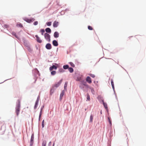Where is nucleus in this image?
<instances>
[{
  "mask_svg": "<svg viewBox=\"0 0 146 146\" xmlns=\"http://www.w3.org/2000/svg\"><path fill=\"white\" fill-rule=\"evenodd\" d=\"M57 66H55V65H53L50 67L49 70L50 71H52L53 70V69L56 70L57 69Z\"/></svg>",
  "mask_w": 146,
  "mask_h": 146,
  "instance_id": "nucleus-10",
  "label": "nucleus"
},
{
  "mask_svg": "<svg viewBox=\"0 0 146 146\" xmlns=\"http://www.w3.org/2000/svg\"><path fill=\"white\" fill-rule=\"evenodd\" d=\"M12 34L13 35L15 36L16 38H17V37L16 35V33L15 32H13L12 33Z\"/></svg>",
  "mask_w": 146,
  "mask_h": 146,
  "instance_id": "nucleus-32",
  "label": "nucleus"
},
{
  "mask_svg": "<svg viewBox=\"0 0 146 146\" xmlns=\"http://www.w3.org/2000/svg\"><path fill=\"white\" fill-rule=\"evenodd\" d=\"M111 85L112 88H113V89H114V84L113 80L112 79H111Z\"/></svg>",
  "mask_w": 146,
  "mask_h": 146,
  "instance_id": "nucleus-19",
  "label": "nucleus"
},
{
  "mask_svg": "<svg viewBox=\"0 0 146 146\" xmlns=\"http://www.w3.org/2000/svg\"><path fill=\"white\" fill-rule=\"evenodd\" d=\"M108 119H109V122L110 124V125H111V121L110 120V118L108 117Z\"/></svg>",
  "mask_w": 146,
  "mask_h": 146,
  "instance_id": "nucleus-41",
  "label": "nucleus"
},
{
  "mask_svg": "<svg viewBox=\"0 0 146 146\" xmlns=\"http://www.w3.org/2000/svg\"><path fill=\"white\" fill-rule=\"evenodd\" d=\"M42 127H43V128L44 127V120H43L42 121Z\"/></svg>",
  "mask_w": 146,
  "mask_h": 146,
  "instance_id": "nucleus-33",
  "label": "nucleus"
},
{
  "mask_svg": "<svg viewBox=\"0 0 146 146\" xmlns=\"http://www.w3.org/2000/svg\"><path fill=\"white\" fill-rule=\"evenodd\" d=\"M46 48L47 49L50 50L51 48V45L50 43H48L46 45Z\"/></svg>",
  "mask_w": 146,
  "mask_h": 146,
  "instance_id": "nucleus-9",
  "label": "nucleus"
},
{
  "mask_svg": "<svg viewBox=\"0 0 146 146\" xmlns=\"http://www.w3.org/2000/svg\"><path fill=\"white\" fill-rule=\"evenodd\" d=\"M63 68L64 69H66L69 68V66L68 65H64L63 66Z\"/></svg>",
  "mask_w": 146,
  "mask_h": 146,
  "instance_id": "nucleus-21",
  "label": "nucleus"
},
{
  "mask_svg": "<svg viewBox=\"0 0 146 146\" xmlns=\"http://www.w3.org/2000/svg\"><path fill=\"white\" fill-rule=\"evenodd\" d=\"M56 72L55 71H52L51 72V74L52 75H54L56 74Z\"/></svg>",
  "mask_w": 146,
  "mask_h": 146,
  "instance_id": "nucleus-25",
  "label": "nucleus"
},
{
  "mask_svg": "<svg viewBox=\"0 0 146 146\" xmlns=\"http://www.w3.org/2000/svg\"><path fill=\"white\" fill-rule=\"evenodd\" d=\"M93 116L91 115L90 117V121L91 122H92L93 121Z\"/></svg>",
  "mask_w": 146,
  "mask_h": 146,
  "instance_id": "nucleus-28",
  "label": "nucleus"
},
{
  "mask_svg": "<svg viewBox=\"0 0 146 146\" xmlns=\"http://www.w3.org/2000/svg\"><path fill=\"white\" fill-rule=\"evenodd\" d=\"M68 70L71 73L72 72L74 71L73 68L71 67L68 68Z\"/></svg>",
  "mask_w": 146,
  "mask_h": 146,
  "instance_id": "nucleus-22",
  "label": "nucleus"
},
{
  "mask_svg": "<svg viewBox=\"0 0 146 146\" xmlns=\"http://www.w3.org/2000/svg\"><path fill=\"white\" fill-rule=\"evenodd\" d=\"M38 99H37L35 102V105L34 107V109H36V108H37V105H38Z\"/></svg>",
  "mask_w": 146,
  "mask_h": 146,
  "instance_id": "nucleus-15",
  "label": "nucleus"
},
{
  "mask_svg": "<svg viewBox=\"0 0 146 146\" xmlns=\"http://www.w3.org/2000/svg\"><path fill=\"white\" fill-rule=\"evenodd\" d=\"M36 38L37 41L39 43H40L42 42V41L40 39V38L39 37L38 35H36L35 36Z\"/></svg>",
  "mask_w": 146,
  "mask_h": 146,
  "instance_id": "nucleus-11",
  "label": "nucleus"
},
{
  "mask_svg": "<svg viewBox=\"0 0 146 146\" xmlns=\"http://www.w3.org/2000/svg\"><path fill=\"white\" fill-rule=\"evenodd\" d=\"M89 75L91 77H92L93 78H94L95 77V75H94V74H90Z\"/></svg>",
  "mask_w": 146,
  "mask_h": 146,
  "instance_id": "nucleus-37",
  "label": "nucleus"
},
{
  "mask_svg": "<svg viewBox=\"0 0 146 146\" xmlns=\"http://www.w3.org/2000/svg\"><path fill=\"white\" fill-rule=\"evenodd\" d=\"M81 84H82L83 86H84L86 87V88H89V86L87 84L86 82L84 81V80L82 81H81Z\"/></svg>",
  "mask_w": 146,
  "mask_h": 146,
  "instance_id": "nucleus-7",
  "label": "nucleus"
},
{
  "mask_svg": "<svg viewBox=\"0 0 146 146\" xmlns=\"http://www.w3.org/2000/svg\"><path fill=\"white\" fill-rule=\"evenodd\" d=\"M42 109H41V111H40V113L39 115V117H41V115H42Z\"/></svg>",
  "mask_w": 146,
  "mask_h": 146,
  "instance_id": "nucleus-40",
  "label": "nucleus"
},
{
  "mask_svg": "<svg viewBox=\"0 0 146 146\" xmlns=\"http://www.w3.org/2000/svg\"><path fill=\"white\" fill-rule=\"evenodd\" d=\"M70 64V65L71 66L74 67L75 66L74 64L72 62H70L69 63Z\"/></svg>",
  "mask_w": 146,
  "mask_h": 146,
  "instance_id": "nucleus-31",
  "label": "nucleus"
},
{
  "mask_svg": "<svg viewBox=\"0 0 146 146\" xmlns=\"http://www.w3.org/2000/svg\"><path fill=\"white\" fill-rule=\"evenodd\" d=\"M34 140V136L33 135H32L31 138L30 140V146H32L33 144V141Z\"/></svg>",
  "mask_w": 146,
  "mask_h": 146,
  "instance_id": "nucleus-5",
  "label": "nucleus"
},
{
  "mask_svg": "<svg viewBox=\"0 0 146 146\" xmlns=\"http://www.w3.org/2000/svg\"><path fill=\"white\" fill-rule=\"evenodd\" d=\"M103 102V105L106 109H107L108 108V106L106 103H105L104 100H102Z\"/></svg>",
  "mask_w": 146,
  "mask_h": 146,
  "instance_id": "nucleus-17",
  "label": "nucleus"
},
{
  "mask_svg": "<svg viewBox=\"0 0 146 146\" xmlns=\"http://www.w3.org/2000/svg\"><path fill=\"white\" fill-rule=\"evenodd\" d=\"M87 100H88L90 101V98L89 95L88 94H87Z\"/></svg>",
  "mask_w": 146,
  "mask_h": 146,
  "instance_id": "nucleus-27",
  "label": "nucleus"
},
{
  "mask_svg": "<svg viewBox=\"0 0 146 146\" xmlns=\"http://www.w3.org/2000/svg\"><path fill=\"white\" fill-rule=\"evenodd\" d=\"M84 86H83V85H82V84L81 83L80 84V87L81 88H84Z\"/></svg>",
  "mask_w": 146,
  "mask_h": 146,
  "instance_id": "nucleus-36",
  "label": "nucleus"
},
{
  "mask_svg": "<svg viewBox=\"0 0 146 146\" xmlns=\"http://www.w3.org/2000/svg\"><path fill=\"white\" fill-rule=\"evenodd\" d=\"M40 117H39V120H40Z\"/></svg>",
  "mask_w": 146,
  "mask_h": 146,
  "instance_id": "nucleus-46",
  "label": "nucleus"
},
{
  "mask_svg": "<svg viewBox=\"0 0 146 146\" xmlns=\"http://www.w3.org/2000/svg\"><path fill=\"white\" fill-rule=\"evenodd\" d=\"M46 142L45 141H43L42 143V146H46Z\"/></svg>",
  "mask_w": 146,
  "mask_h": 146,
  "instance_id": "nucleus-26",
  "label": "nucleus"
},
{
  "mask_svg": "<svg viewBox=\"0 0 146 146\" xmlns=\"http://www.w3.org/2000/svg\"><path fill=\"white\" fill-rule=\"evenodd\" d=\"M106 63H108L109 62V61L108 60H106Z\"/></svg>",
  "mask_w": 146,
  "mask_h": 146,
  "instance_id": "nucleus-43",
  "label": "nucleus"
},
{
  "mask_svg": "<svg viewBox=\"0 0 146 146\" xmlns=\"http://www.w3.org/2000/svg\"><path fill=\"white\" fill-rule=\"evenodd\" d=\"M67 84H68V82H65V83L64 85V88L65 89L67 87Z\"/></svg>",
  "mask_w": 146,
  "mask_h": 146,
  "instance_id": "nucleus-30",
  "label": "nucleus"
},
{
  "mask_svg": "<svg viewBox=\"0 0 146 146\" xmlns=\"http://www.w3.org/2000/svg\"><path fill=\"white\" fill-rule=\"evenodd\" d=\"M3 27L5 28L8 29L9 28V26L7 24H4L3 25Z\"/></svg>",
  "mask_w": 146,
  "mask_h": 146,
  "instance_id": "nucleus-23",
  "label": "nucleus"
},
{
  "mask_svg": "<svg viewBox=\"0 0 146 146\" xmlns=\"http://www.w3.org/2000/svg\"><path fill=\"white\" fill-rule=\"evenodd\" d=\"M35 19L33 18H31L30 19H25L24 20L28 23H31L34 21Z\"/></svg>",
  "mask_w": 146,
  "mask_h": 146,
  "instance_id": "nucleus-4",
  "label": "nucleus"
},
{
  "mask_svg": "<svg viewBox=\"0 0 146 146\" xmlns=\"http://www.w3.org/2000/svg\"><path fill=\"white\" fill-rule=\"evenodd\" d=\"M88 29L90 30H93V28L92 27L90 26H88Z\"/></svg>",
  "mask_w": 146,
  "mask_h": 146,
  "instance_id": "nucleus-35",
  "label": "nucleus"
},
{
  "mask_svg": "<svg viewBox=\"0 0 146 146\" xmlns=\"http://www.w3.org/2000/svg\"><path fill=\"white\" fill-rule=\"evenodd\" d=\"M52 44L54 46H57L58 45L57 42L56 40H54L52 41Z\"/></svg>",
  "mask_w": 146,
  "mask_h": 146,
  "instance_id": "nucleus-13",
  "label": "nucleus"
},
{
  "mask_svg": "<svg viewBox=\"0 0 146 146\" xmlns=\"http://www.w3.org/2000/svg\"><path fill=\"white\" fill-rule=\"evenodd\" d=\"M82 80L81 78L80 77H78L77 78V79L76 80L77 81H81Z\"/></svg>",
  "mask_w": 146,
  "mask_h": 146,
  "instance_id": "nucleus-34",
  "label": "nucleus"
},
{
  "mask_svg": "<svg viewBox=\"0 0 146 146\" xmlns=\"http://www.w3.org/2000/svg\"><path fill=\"white\" fill-rule=\"evenodd\" d=\"M100 113H101V114H102V111H101Z\"/></svg>",
  "mask_w": 146,
  "mask_h": 146,
  "instance_id": "nucleus-47",
  "label": "nucleus"
},
{
  "mask_svg": "<svg viewBox=\"0 0 146 146\" xmlns=\"http://www.w3.org/2000/svg\"><path fill=\"white\" fill-rule=\"evenodd\" d=\"M17 26L20 27H23L22 25L20 23H18L17 25Z\"/></svg>",
  "mask_w": 146,
  "mask_h": 146,
  "instance_id": "nucleus-24",
  "label": "nucleus"
},
{
  "mask_svg": "<svg viewBox=\"0 0 146 146\" xmlns=\"http://www.w3.org/2000/svg\"><path fill=\"white\" fill-rule=\"evenodd\" d=\"M46 25L48 26H50L51 25V22H49L46 23Z\"/></svg>",
  "mask_w": 146,
  "mask_h": 146,
  "instance_id": "nucleus-29",
  "label": "nucleus"
},
{
  "mask_svg": "<svg viewBox=\"0 0 146 146\" xmlns=\"http://www.w3.org/2000/svg\"><path fill=\"white\" fill-rule=\"evenodd\" d=\"M59 22L56 21H54L53 23V26L54 27H57L58 25Z\"/></svg>",
  "mask_w": 146,
  "mask_h": 146,
  "instance_id": "nucleus-8",
  "label": "nucleus"
},
{
  "mask_svg": "<svg viewBox=\"0 0 146 146\" xmlns=\"http://www.w3.org/2000/svg\"><path fill=\"white\" fill-rule=\"evenodd\" d=\"M5 131V130L4 131V132Z\"/></svg>",
  "mask_w": 146,
  "mask_h": 146,
  "instance_id": "nucleus-48",
  "label": "nucleus"
},
{
  "mask_svg": "<svg viewBox=\"0 0 146 146\" xmlns=\"http://www.w3.org/2000/svg\"><path fill=\"white\" fill-rule=\"evenodd\" d=\"M62 81V79L60 80L59 82H58L57 83L54 84L53 86V88H57L61 84Z\"/></svg>",
  "mask_w": 146,
  "mask_h": 146,
  "instance_id": "nucleus-3",
  "label": "nucleus"
},
{
  "mask_svg": "<svg viewBox=\"0 0 146 146\" xmlns=\"http://www.w3.org/2000/svg\"><path fill=\"white\" fill-rule=\"evenodd\" d=\"M56 64V65H58V64Z\"/></svg>",
  "mask_w": 146,
  "mask_h": 146,
  "instance_id": "nucleus-49",
  "label": "nucleus"
},
{
  "mask_svg": "<svg viewBox=\"0 0 146 146\" xmlns=\"http://www.w3.org/2000/svg\"><path fill=\"white\" fill-rule=\"evenodd\" d=\"M55 89V88H53V86L52 87V88L51 89L50 91V94L51 95L54 92V90Z\"/></svg>",
  "mask_w": 146,
  "mask_h": 146,
  "instance_id": "nucleus-16",
  "label": "nucleus"
},
{
  "mask_svg": "<svg viewBox=\"0 0 146 146\" xmlns=\"http://www.w3.org/2000/svg\"><path fill=\"white\" fill-rule=\"evenodd\" d=\"M64 94V90H63L62 91V92H61V93L60 94V100H62V98L63 97Z\"/></svg>",
  "mask_w": 146,
  "mask_h": 146,
  "instance_id": "nucleus-12",
  "label": "nucleus"
},
{
  "mask_svg": "<svg viewBox=\"0 0 146 146\" xmlns=\"http://www.w3.org/2000/svg\"><path fill=\"white\" fill-rule=\"evenodd\" d=\"M64 70L62 68L59 69L58 72L60 73H62L64 72Z\"/></svg>",
  "mask_w": 146,
  "mask_h": 146,
  "instance_id": "nucleus-20",
  "label": "nucleus"
},
{
  "mask_svg": "<svg viewBox=\"0 0 146 146\" xmlns=\"http://www.w3.org/2000/svg\"><path fill=\"white\" fill-rule=\"evenodd\" d=\"M20 100H18L16 104L15 107V112L17 116H18L19 114L21 109Z\"/></svg>",
  "mask_w": 146,
  "mask_h": 146,
  "instance_id": "nucleus-1",
  "label": "nucleus"
},
{
  "mask_svg": "<svg viewBox=\"0 0 146 146\" xmlns=\"http://www.w3.org/2000/svg\"><path fill=\"white\" fill-rule=\"evenodd\" d=\"M51 144H52L51 142V141H50L48 143V146H51Z\"/></svg>",
  "mask_w": 146,
  "mask_h": 146,
  "instance_id": "nucleus-42",
  "label": "nucleus"
},
{
  "mask_svg": "<svg viewBox=\"0 0 146 146\" xmlns=\"http://www.w3.org/2000/svg\"><path fill=\"white\" fill-rule=\"evenodd\" d=\"M44 37L46 40L48 42H50V35L49 34L46 33L44 34Z\"/></svg>",
  "mask_w": 146,
  "mask_h": 146,
  "instance_id": "nucleus-2",
  "label": "nucleus"
},
{
  "mask_svg": "<svg viewBox=\"0 0 146 146\" xmlns=\"http://www.w3.org/2000/svg\"><path fill=\"white\" fill-rule=\"evenodd\" d=\"M46 31L48 33H50L51 32V30L49 28H47L45 29Z\"/></svg>",
  "mask_w": 146,
  "mask_h": 146,
  "instance_id": "nucleus-18",
  "label": "nucleus"
},
{
  "mask_svg": "<svg viewBox=\"0 0 146 146\" xmlns=\"http://www.w3.org/2000/svg\"><path fill=\"white\" fill-rule=\"evenodd\" d=\"M86 81L89 84H91L92 82L91 78L89 76H88L86 77Z\"/></svg>",
  "mask_w": 146,
  "mask_h": 146,
  "instance_id": "nucleus-6",
  "label": "nucleus"
},
{
  "mask_svg": "<svg viewBox=\"0 0 146 146\" xmlns=\"http://www.w3.org/2000/svg\"><path fill=\"white\" fill-rule=\"evenodd\" d=\"M124 146H128V144H126L125 145H124Z\"/></svg>",
  "mask_w": 146,
  "mask_h": 146,
  "instance_id": "nucleus-44",
  "label": "nucleus"
},
{
  "mask_svg": "<svg viewBox=\"0 0 146 146\" xmlns=\"http://www.w3.org/2000/svg\"><path fill=\"white\" fill-rule=\"evenodd\" d=\"M54 145H55V143H53V145H52V146H54Z\"/></svg>",
  "mask_w": 146,
  "mask_h": 146,
  "instance_id": "nucleus-45",
  "label": "nucleus"
},
{
  "mask_svg": "<svg viewBox=\"0 0 146 146\" xmlns=\"http://www.w3.org/2000/svg\"><path fill=\"white\" fill-rule=\"evenodd\" d=\"M42 33V35H43V33L45 32L44 30L43 29H42L40 31Z\"/></svg>",
  "mask_w": 146,
  "mask_h": 146,
  "instance_id": "nucleus-38",
  "label": "nucleus"
},
{
  "mask_svg": "<svg viewBox=\"0 0 146 146\" xmlns=\"http://www.w3.org/2000/svg\"><path fill=\"white\" fill-rule=\"evenodd\" d=\"M54 36L55 38H58L59 37V33L57 32H55L54 33Z\"/></svg>",
  "mask_w": 146,
  "mask_h": 146,
  "instance_id": "nucleus-14",
  "label": "nucleus"
},
{
  "mask_svg": "<svg viewBox=\"0 0 146 146\" xmlns=\"http://www.w3.org/2000/svg\"><path fill=\"white\" fill-rule=\"evenodd\" d=\"M38 24V22L37 21L35 22L34 23V25H37Z\"/></svg>",
  "mask_w": 146,
  "mask_h": 146,
  "instance_id": "nucleus-39",
  "label": "nucleus"
}]
</instances>
